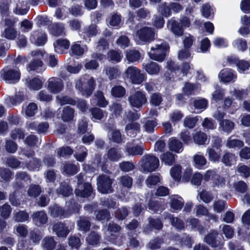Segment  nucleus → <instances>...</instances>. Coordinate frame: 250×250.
<instances>
[{
  "label": "nucleus",
  "mask_w": 250,
  "mask_h": 250,
  "mask_svg": "<svg viewBox=\"0 0 250 250\" xmlns=\"http://www.w3.org/2000/svg\"><path fill=\"white\" fill-rule=\"evenodd\" d=\"M125 88L121 85L115 86L111 90L112 95L117 98L123 97L125 95Z\"/></svg>",
  "instance_id": "8fccbe9b"
},
{
  "label": "nucleus",
  "mask_w": 250,
  "mask_h": 250,
  "mask_svg": "<svg viewBox=\"0 0 250 250\" xmlns=\"http://www.w3.org/2000/svg\"><path fill=\"white\" fill-rule=\"evenodd\" d=\"M2 35L7 39L14 40L17 36V32L13 28L9 27L4 29Z\"/></svg>",
  "instance_id": "4d7b16f0"
},
{
  "label": "nucleus",
  "mask_w": 250,
  "mask_h": 250,
  "mask_svg": "<svg viewBox=\"0 0 250 250\" xmlns=\"http://www.w3.org/2000/svg\"><path fill=\"white\" fill-rule=\"evenodd\" d=\"M30 40L37 45H43L46 42V35L43 33L34 32L31 35Z\"/></svg>",
  "instance_id": "393cba45"
},
{
  "label": "nucleus",
  "mask_w": 250,
  "mask_h": 250,
  "mask_svg": "<svg viewBox=\"0 0 250 250\" xmlns=\"http://www.w3.org/2000/svg\"><path fill=\"white\" fill-rule=\"evenodd\" d=\"M221 151V150L216 151L212 147H208L207 152L208 153V159L214 162H219L220 159Z\"/></svg>",
  "instance_id": "ea45409f"
},
{
  "label": "nucleus",
  "mask_w": 250,
  "mask_h": 250,
  "mask_svg": "<svg viewBox=\"0 0 250 250\" xmlns=\"http://www.w3.org/2000/svg\"><path fill=\"white\" fill-rule=\"evenodd\" d=\"M53 230L59 237L65 238L69 232L68 228L61 222H57L53 226Z\"/></svg>",
  "instance_id": "2eb2a0df"
},
{
  "label": "nucleus",
  "mask_w": 250,
  "mask_h": 250,
  "mask_svg": "<svg viewBox=\"0 0 250 250\" xmlns=\"http://www.w3.org/2000/svg\"><path fill=\"white\" fill-rule=\"evenodd\" d=\"M169 149L176 153H180L183 150V145L180 141L175 138H170L168 142Z\"/></svg>",
  "instance_id": "c85d7f7f"
},
{
  "label": "nucleus",
  "mask_w": 250,
  "mask_h": 250,
  "mask_svg": "<svg viewBox=\"0 0 250 250\" xmlns=\"http://www.w3.org/2000/svg\"><path fill=\"white\" fill-rule=\"evenodd\" d=\"M95 97L97 101V104L102 107H105L108 104L105 100L104 94L102 91H97L95 94Z\"/></svg>",
  "instance_id": "864d4df0"
},
{
  "label": "nucleus",
  "mask_w": 250,
  "mask_h": 250,
  "mask_svg": "<svg viewBox=\"0 0 250 250\" xmlns=\"http://www.w3.org/2000/svg\"><path fill=\"white\" fill-rule=\"evenodd\" d=\"M228 63L230 64H235L239 73H242L249 69L250 63L249 62L244 60H238L235 58L229 57L227 59Z\"/></svg>",
  "instance_id": "f8f14e48"
},
{
  "label": "nucleus",
  "mask_w": 250,
  "mask_h": 250,
  "mask_svg": "<svg viewBox=\"0 0 250 250\" xmlns=\"http://www.w3.org/2000/svg\"><path fill=\"white\" fill-rule=\"evenodd\" d=\"M219 78L224 83L234 82L237 76L235 72L229 68L222 70L218 74Z\"/></svg>",
  "instance_id": "9d476101"
},
{
  "label": "nucleus",
  "mask_w": 250,
  "mask_h": 250,
  "mask_svg": "<svg viewBox=\"0 0 250 250\" xmlns=\"http://www.w3.org/2000/svg\"><path fill=\"white\" fill-rule=\"evenodd\" d=\"M71 51L74 55L82 56L84 52V48L79 44L74 43L71 47Z\"/></svg>",
  "instance_id": "69168bd1"
},
{
  "label": "nucleus",
  "mask_w": 250,
  "mask_h": 250,
  "mask_svg": "<svg viewBox=\"0 0 250 250\" xmlns=\"http://www.w3.org/2000/svg\"><path fill=\"white\" fill-rule=\"evenodd\" d=\"M237 156L233 153L226 152L223 155L221 162L226 166L230 167L237 161Z\"/></svg>",
  "instance_id": "bb28decb"
},
{
  "label": "nucleus",
  "mask_w": 250,
  "mask_h": 250,
  "mask_svg": "<svg viewBox=\"0 0 250 250\" xmlns=\"http://www.w3.org/2000/svg\"><path fill=\"white\" fill-rule=\"evenodd\" d=\"M104 71L110 80L117 78L121 74L120 71L116 67H107Z\"/></svg>",
  "instance_id": "58836bf2"
},
{
  "label": "nucleus",
  "mask_w": 250,
  "mask_h": 250,
  "mask_svg": "<svg viewBox=\"0 0 250 250\" xmlns=\"http://www.w3.org/2000/svg\"><path fill=\"white\" fill-rule=\"evenodd\" d=\"M49 32L54 36H59L65 34L64 27L62 23L56 22L49 26Z\"/></svg>",
  "instance_id": "4be33fe9"
},
{
  "label": "nucleus",
  "mask_w": 250,
  "mask_h": 250,
  "mask_svg": "<svg viewBox=\"0 0 250 250\" xmlns=\"http://www.w3.org/2000/svg\"><path fill=\"white\" fill-rule=\"evenodd\" d=\"M235 124L232 121L228 119L221 120L219 123V130L220 131L230 133L234 129Z\"/></svg>",
  "instance_id": "6ab92c4d"
},
{
  "label": "nucleus",
  "mask_w": 250,
  "mask_h": 250,
  "mask_svg": "<svg viewBox=\"0 0 250 250\" xmlns=\"http://www.w3.org/2000/svg\"><path fill=\"white\" fill-rule=\"evenodd\" d=\"M3 79L11 83L18 82L20 79L21 74L18 69H3L1 71Z\"/></svg>",
  "instance_id": "1a4fd4ad"
},
{
  "label": "nucleus",
  "mask_w": 250,
  "mask_h": 250,
  "mask_svg": "<svg viewBox=\"0 0 250 250\" xmlns=\"http://www.w3.org/2000/svg\"><path fill=\"white\" fill-rule=\"evenodd\" d=\"M198 88V85L195 84L186 83L183 88V91L185 95L188 96L193 94Z\"/></svg>",
  "instance_id": "de8ad7c7"
},
{
  "label": "nucleus",
  "mask_w": 250,
  "mask_h": 250,
  "mask_svg": "<svg viewBox=\"0 0 250 250\" xmlns=\"http://www.w3.org/2000/svg\"><path fill=\"white\" fill-rule=\"evenodd\" d=\"M187 224L191 226L192 229H197V230L201 234L205 233V229L200 223L198 219L195 218H190L187 220Z\"/></svg>",
  "instance_id": "72a5a7b5"
},
{
  "label": "nucleus",
  "mask_w": 250,
  "mask_h": 250,
  "mask_svg": "<svg viewBox=\"0 0 250 250\" xmlns=\"http://www.w3.org/2000/svg\"><path fill=\"white\" fill-rule=\"evenodd\" d=\"M124 74L135 84H140L146 79V75L142 73L139 68L134 66L128 67Z\"/></svg>",
  "instance_id": "20e7f679"
},
{
  "label": "nucleus",
  "mask_w": 250,
  "mask_h": 250,
  "mask_svg": "<svg viewBox=\"0 0 250 250\" xmlns=\"http://www.w3.org/2000/svg\"><path fill=\"white\" fill-rule=\"evenodd\" d=\"M112 180L109 176L102 175L97 178L98 190L102 193H109L112 191Z\"/></svg>",
  "instance_id": "423d86ee"
},
{
  "label": "nucleus",
  "mask_w": 250,
  "mask_h": 250,
  "mask_svg": "<svg viewBox=\"0 0 250 250\" xmlns=\"http://www.w3.org/2000/svg\"><path fill=\"white\" fill-rule=\"evenodd\" d=\"M55 51L59 54L64 53L69 47V42L66 39H59L54 43Z\"/></svg>",
  "instance_id": "a211bd4d"
},
{
  "label": "nucleus",
  "mask_w": 250,
  "mask_h": 250,
  "mask_svg": "<svg viewBox=\"0 0 250 250\" xmlns=\"http://www.w3.org/2000/svg\"><path fill=\"white\" fill-rule=\"evenodd\" d=\"M37 104L34 103H30L25 109L24 113L26 116L28 117H32L37 113Z\"/></svg>",
  "instance_id": "3c124183"
},
{
  "label": "nucleus",
  "mask_w": 250,
  "mask_h": 250,
  "mask_svg": "<svg viewBox=\"0 0 250 250\" xmlns=\"http://www.w3.org/2000/svg\"><path fill=\"white\" fill-rule=\"evenodd\" d=\"M144 148L141 146H132L128 143L126 146V152L129 155H142L143 153Z\"/></svg>",
  "instance_id": "c756f323"
},
{
  "label": "nucleus",
  "mask_w": 250,
  "mask_h": 250,
  "mask_svg": "<svg viewBox=\"0 0 250 250\" xmlns=\"http://www.w3.org/2000/svg\"><path fill=\"white\" fill-rule=\"evenodd\" d=\"M123 57V54L120 51L111 50L107 54V59L109 61L112 62H120Z\"/></svg>",
  "instance_id": "a19ab883"
},
{
  "label": "nucleus",
  "mask_w": 250,
  "mask_h": 250,
  "mask_svg": "<svg viewBox=\"0 0 250 250\" xmlns=\"http://www.w3.org/2000/svg\"><path fill=\"white\" fill-rule=\"evenodd\" d=\"M77 152L74 154V156L77 161L83 162L87 155V150L83 146H80L77 147Z\"/></svg>",
  "instance_id": "37998d69"
},
{
  "label": "nucleus",
  "mask_w": 250,
  "mask_h": 250,
  "mask_svg": "<svg viewBox=\"0 0 250 250\" xmlns=\"http://www.w3.org/2000/svg\"><path fill=\"white\" fill-rule=\"evenodd\" d=\"M27 86L31 90H38L42 86V81L38 78L27 79L26 80Z\"/></svg>",
  "instance_id": "cd10ccee"
},
{
  "label": "nucleus",
  "mask_w": 250,
  "mask_h": 250,
  "mask_svg": "<svg viewBox=\"0 0 250 250\" xmlns=\"http://www.w3.org/2000/svg\"><path fill=\"white\" fill-rule=\"evenodd\" d=\"M184 202L183 198L178 195H173L171 198L170 206L174 210H180L183 208Z\"/></svg>",
  "instance_id": "7c9ffc66"
},
{
  "label": "nucleus",
  "mask_w": 250,
  "mask_h": 250,
  "mask_svg": "<svg viewBox=\"0 0 250 250\" xmlns=\"http://www.w3.org/2000/svg\"><path fill=\"white\" fill-rule=\"evenodd\" d=\"M233 187L236 191L241 193L245 192L248 188L246 183L243 181L234 183Z\"/></svg>",
  "instance_id": "13d9d810"
},
{
  "label": "nucleus",
  "mask_w": 250,
  "mask_h": 250,
  "mask_svg": "<svg viewBox=\"0 0 250 250\" xmlns=\"http://www.w3.org/2000/svg\"><path fill=\"white\" fill-rule=\"evenodd\" d=\"M15 229L18 235L21 237H25L28 233L27 227L24 225L19 224L15 227Z\"/></svg>",
  "instance_id": "0e129e2a"
},
{
  "label": "nucleus",
  "mask_w": 250,
  "mask_h": 250,
  "mask_svg": "<svg viewBox=\"0 0 250 250\" xmlns=\"http://www.w3.org/2000/svg\"><path fill=\"white\" fill-rule=\"evenodd\" d=\"M96 85L95 80L93 77L85 75L79 79L76 83V87L83 95L87 97L92 93Z\"/></svg>",
  "instance_id": "f257e3e1"
},
{
  "label": "nucleus",
  "mask_w": 250,
  "mask_h": 250,
  "mask_svg": "<svg viewBox=\"0 0 250 250\" xmlns=\"http://www.w3.org/2000/svg\"><path fill=\"white\" fill-rule=\"evenodd\" d=\"M12 211L11 208L8 204H4L0 207V215L4 219H7Z\"/></svg>",
  "instance_id": "bf43d9fd"
},
{
  "label": "nucleus",
  "mask_w": 250,
  "mask_h": 250,
  "mask_svg": "<svg viewBox=\"0 0 250 250\" xmlns=\"http://www.w3.org/2000/svg\"><path fill=\"white\" fill-rule=\"evenodd\" d=\"M47 83V89L53 94L60 92L63 90L64 87L62 80L59 77H53L49 78Z\"/></svg>",
  "instance_id": "6e6552de"
},
{
  "label": "nucleus",
  "mask_w": 250,
  "mask_h": 250,
  "mask_svg": "<svg viewBox=\"0 0 250 250\" xmlns=\"http://www.w3.org/2000/svg\"><path fill=\"white\" fill-rule=\"evenodd\" d=\"M57 244L56 242L52 236L45 237L42 241V247L45 250H53Z\"/></svg>",
  "instance_id": "2f4dec72"
},
{
  "label": "nucleus",
  "mask_w": 250,
  "mask_h": 250,
  "mask_svg": "<svg viewBox=\"0 0 250 250\" xmlns=\"http://www.w3.org/2000/svg\"><path fill=\"white\" fill-rule=\"evenodd\" d=\"M49 211L51 216L59 217L61 219L68 217L71 213L70 210H65L57 205L50 206Z\"/></svg>",
  "instance_id": "9b49d317"
},
{
  "label": "nucleus",
  "mask_w": 250,
  "mask_h": 250,
  "mask_svg": "<svg viewBox=\"0 0 250 250\" xmlns=\"http://www.w3.org/2000/svg\"><path fill=\"white\" fill-rule=\"evenodd\" d=\"M126 58L129 62H134L138 61L141 57L140 53L138 51L131 50L126 52Z\"/></svg>",
  "instance_id": "c03bdc74"
},
{
  "label": "nucleus",
  "mask_w": 250,
  "mask_h": 250,
  "mask_svg": "<svg viewBox=\"0 0 250 250\" xmlns=\"http://www.w3.org/2000/svg\"><path fill=\"white\" fill-rule=\"evenodd\" d=\"M42 62L39 60H35L30 62L27 68L28 71H36L38 73H41L43 71L42 67Z\"/></svg>",
  "instance_id": "4c0bfd02"
},
{
  "label": "nucleus",
  "mask_w": 250,
  "mask_h": 250,
  "mask_svg": "<svg viewBox=\"0 0 250 250\" xmlns=\"http://www.w3.org/2000/svg\"><path fill=\"white\" fill-rule=\"evenodd\" d=\"M137 34L139 38L144 42H150L153 40L154 37V31L151 28L147 27L139 30Z\"/></svg>",
  "instance_id": "ddd939ff"
},
{
  "label": "nucleus",
  "mask_w": 250,
  "mask_h": 250,
  "mask_svg": "<svg viewBox=\"0 0 250 250\" xmlns=\"http://www.w3.org/2000/svg\"><path fill=\"white\" fill-rule=\"evenodd\" d=\"M74 113L73 109L69 106H66L62 109L61 118L64 122L71 121L74 117Z\"/></svg>",
  "instance_id": "e433bc0d"
},
{
  "label": "nucleus",
  "mask_w": 250,
  "mask_h": 250,
  "mask_svg": "<svg viewBox=\"0 0 250 250\" xmlns=\"http://www.w3.org/2000/svg\"><path fill=\"white\" fill-rule=\"evenodd\" d=\"M92 192V187L88 183H85L83 186H78L75 191L76 195L81 197H87L90 196Z\"/></svg>",
  "instance_id": "4468645a"
},
{
  "label": "nucleus",
  "mask_w": 250,
  "mask_h": 250,
  "mask_svg": "<svg viewBox=\"0 0 250 250\" xmlns=\"http://www.w3.org/2000/svg\"><path fill=\"white\" fill-rule=\"evenodd\" d=\"M168 49L169 46L165 42L156 44L154 46L151 47L148 55L150 59L158 62H162L165 59L166 52Z\"/></svg>",
  "instance_id": "7ed1b4c3"
},
{
  "label": "nucleus",
  "mask_w": 250,
  "mask_h": 250,
  "mask_svg": "<svg viewBox=\"0 0 250 250\" xmlns=\"http://www.w3.org/2000/svg\"><path fill=\"white\" fill-rule=\"evenodd\" d=\"M143 68L150 75L157 74L160 70L159 65L153 62L143 63Z\"/></svg>",
  "instance_id": "a878e982"
},
{
  "label": "nucleus",
  "mask_w": 250,
  "mask_h": 250,
  "mask_svg": "<svg viewBox=\"0 0 250 250\" xmlns=\"http://www.w3.org/2000/svg\"><path fill=\"white\" fill-rule=\"evenodd\" d=\"M160 181V178L158 176L151 175L146 179V183L148 187L151 188L152 186H155Z\"/></svg>",
  "instance_id": "774afa93"
},
{
  "label": "nucleus",
  "mask_w": 250,
  "mask_h": 250,
  "mask_svg": "<svg viewBox=\"0 0 250 250\" xmlns=\"http://www.w3.org/2000/svg\"><path fill=\"white\" fill-rule=\"evenodd\" d=\"M142 169L146 172L155 171L159 166V159L152 155H145L140 161Z\"/></svg>",
  "instance_id": "f03ea898"
},
{
  "label": "nucleus",
  "mask_w": 250,
  "mask_h": 250,
  "mask_svg": "<svg viewBox=\"0 0 250 250\" xmlns=\"http://www.w3.org/2000/svg\"><path fill=\"white\" fill-rule=\"evenodd\" d=\"M128 101L131 107L139 108L146 103L147 99L143 92L137 91L128 97Z\"/></svg>",
  "instance_id": "0eeeda50"
},
{
  "label": "nucleus",
  "mask_w": 250,
  "mask_h": 250,
  "mask_svg": "<svg viewBox=\"0 0 250 250\" xmlns=\"http://www.w3.org/2000/svg\"><path fill=\"white\" fill-rule=\"evenodd\" d=\"M164 215L165 219L169 220L171 225L176 229L181 230L184 229V223L181 219L173 217L168 212H165Z\"/></svg>",
  "instance_id": "f3484780"
},
{
  "label": "nucleus",
  "mask_w": 250,
  "mask_h": 250,
  "mask_svg": "<svg viewBox=\"0 0 250 250\" xmlns=\"http://www.w3.org/2000/svg\"><path fill=\"white\" fill-rule=\"evenodd\" d=\"M224 95V90L218 87L216 88V90L212 94V99L215 102H217L218 101L222 100Z\"/></svg>",
  "instance_id": "680f3d73"
},
{
  "label": "nucleus",
  "mask_w": 250,
  "mask_h": 250,
  "mask_svg": "<svg viewBox=\"0 0 250 250\" xmlns=\"http://www.w3.org/2000/svg\"><path fill=\"white\" fill-rule=\"evenodd\" d=\"M58 194L63 196H69L72 194V189L65 182L61 183L60 187L57 190Z\"/></svg>",
  "instance_id": "79ce46f5"
},
{
  "label": "nucleus",
  "mask_w": 250,
  "mask_h": 250,
  "mask_svg": "<svg viewBox=\"0 0 250 250\" xmlns=\"http://www.w3.org/2000/svg\"><path fill=\"white\" fill-rule=\"evenodd\" d=\"M182 167L181 166L177 165L172 167L170 170V174L173 179L179 181L181 178Z\"/></svg>",
  "instance_id": "09e8293b"
},
{
  "label": "nucleus",
  "mask_w": 250,
  "mask_h": 250,
  "mask_svg": "<svg viewBox=\"0 0 250 250\" xmlns=\"http://www.w3.org/2000/svg\"><path fill=\"white\" fill-rule=\"evenodd\" d=\"M218 233L217 230H213L204 238L205 242L212 247H217L220 245V242L216 239Z\"/></svg>",
  "instance_id": "aec40b11"
},
{
  "label": "nucleus",
  "mask_w": 250,
  "mask_h": 250,
  "mask_svg": "<svg viewBox=\"0 0 250 250\" xmlns=\"http://www.w3.org/2000/svg\"><path fill=\"white\" fill-rule=\"evenodd\" d=\"M105 156L110 161L117 162L122 158V154L119 149L111 147L107 150Z\"/></svg>",
  "instance_id": "b1692460"
},
{
  "label": "nucleus",
  "mask_w": 250,
  "mask_h": 250,
  "mask_svg": "<svg viewBox=\"0 0 250 250\" xmlns=\"http://www.w3.org/2000/svg\"><path fill=\"white\" fill-rule=\"evenodd\" d=\"M162 162L164 163L165 165L171 166L175 162V155L167 151L164 153L160 156Z\"/></svg>",
  "instance_id": "c9c22d12"
},
{
  "label": "nucleus",
  "mask_w": 250,
  "mask_h": 250,
  "mask_svg": "<svg viewBox=\"0 0 250 250\" xmlns=\"http://www.w3.org/2000/svg\"><path fill=\"white\" fill-rule=\"evenodd\" d=\"M193 139L195 143L203 145L208 141V137L206 133L199 131L193 135Z\"/></svg>",
  "instance_id": "f704fd0d"
},
{
  "label": "nucleus",
  "mask_w": 250,
  "mask_h": 250,
  "mask_svg": "<svg viewBox=\"0 0 250 250\" xmlns=\"http://www.w3.org/2000/svg\"><path fill=\"white\" fill-rule=\"evenodd\" d=\"M230 93L235 97L236 99L240 100L246 98L248 95V92L247 90L245 89H234L233 91H231Z\"/></svg>",
  "instance_id": "e2e57ef3"
},
{
  "label": "nucleus",
  "mask_w": 250,
  "mask_h": 250,
  "mask_svg": "<svg viewBox=\"0 0 250 250\" xmlns=\"http://www.w3.org/2000/svg\"><path fill=\"white\" fill-rule=\"evenodd\" d=\"M168 27L170 31L176 36L180 37L183 35L184 30L179 23L173 19H171L168 23Z\"/></svg>",
  "instance_id": "412c9836"
},
{
  "label": "nucleus",
  "mask_w": 250,
  "mask_h": 250,
  "mask_svg": "<svg viewBox=\"0 0 250 250\" xmlns=\"http://www.w3.org/2000/svg\"><path fill=\"white\" fill-rule=\"evenodd\" d=\"M121 227L118 225L113 223H110L108 225V229L105 233L106 236L108 237L109 241L116 245H121L123 240H121V236H119V232Z\"/></svg>",
  "instance_id": "39448f33"
},
{
  "label": "nucleus",
  "mask_w": 250,
  "mask_h": 250,
  "mask_svg": "<svg viewBox=\"0 0 250 250\" xmlns=\"http://www.w3.org/2000/svg\"><path fill=\"white\" fill-rule=\"evenodd\" d=\"M78 170V167L70 163L65 164L62 168V173L68 175H74L77 172Z\"/></svg>",
  "instance_id": "49530a36"
},
{
  "label": "nucleus",
  "mask_w": 250,
  "mask_h": 250,
  "mask_svg": "<svg viewBox=\"0 0 250 250\" xmlns=\"http://www.w3.org/2000/svg\"><path fill=\"white\" fill-rule=\"evenodd\" d=\"M193 160L194 166L198 168L205 166L207 162V159L203 155L198 154L193 156Z\"/></svg>",
  "instance_id": "a18cd8bd"
},
{
  "label": "nucleus",
  "mask_w": 250,
  "mask_h": 250,
  "mask_svg": "<svg viewBox=\"0 0 250 250\" xmlns=\"http://www.w3.org/2000/svg\"><path fill=\"white\" fill-rule=\"evenodd\" d=\"M121 21V16L117 13H113L109 17V23L112 26H118Z\"/></svg>",
  "instance_id": "338daca9"
},
{
  "label": "nucleus",
  "mask_w": 250,
  "mask_h": 250,
  "mask_svg": "<svg viewBox=\"0 0 250 250\" xmlns=\"http://www.w3.org/2000/svg\"><path fill=\"white\" fill-rule=\"evenodd\" d=\"M163 101L162 97L161 94L155 93L151 95L150 97V104L155 106H159Z\"/></svg>",
  "instance_id": "5fc2aeb1"
},
{
  "label": "nucleus",
  "mask_w": 250,
  "mask_h": 250,
  "mask_svg": "<svg viewBox=\"0 0 250 250\" xmlns=\"http://www.w3.org/2000/svg\"><path fill=\"white\" fill-rule=\"evenodd\" d=\"M140 129V125L137 122H131L126 125L125 126V131L128 136L131 137H134L139 132Z\"/></svg>",
  "instance_id": "5701e85b"
},
{
  "label": "nucleus",
  "mask_w": 250,
  "mask_h": 250,
  "mask_svg": "<svg viewBox=\"0 0 250 250\" xmlns=\"http://www.w3.org/2000/svg\"><path fill=\"white\" fill-rule=\"evenodd\" d=\"M119 181L122 185L124 187L130 188L132 185V178L127 175L120 177Z\"/></svg>",
  "instance_id": "052dcab7"
},
{
  "label": "nucleus",
  "mask_w": 250,
  "mask_h": 250,
  "mask_svg": "<svg viewBox=\"0 0 250 250\" xmlns=\"http://www.w3.org/2000/svg\"><path fill=\"white\" fill-rule=\"evenodd\" d=\"M32 217L34 223L38 226L46 224L48 221L47 215L43 211L34 212L32 214Z\"/></svg>",
  "instance_id": "dca6fc26"
},
{
  "label": "nucleus",
  "mask_w": 250,
  "mask_h": 250,
  "mask_svg": "<svg viewBox=\"0 0 250 250\" xmlns=\"http://www.w3.org/2000/svg\"><path fill=\"white\" fill-rule=\"evenodd\" d=\"M226 146L230 149L240 148L244 146V143L243 141L232 139V137H230L228 139Z\"/></svg>",
  "instance_id": "473e14b6"
},
{
  "label": "nucleus",
  "mask_w": 250,
  "mask_h": 250,
  "mask_svg": "<svg viewBox=\"0 0 250 250\" xmlns=\"http://www.w3.org/2000/svg\"><path fill=\"white\" fill-rule=\"evenodd\" d=\"M42 192L41 187L38 185H31L29 188L27 194L31 197L35 198L39 196Z\"/></svg>",
  "instance_id": "603ef678"
},
{
  "label": "nucleus",
  "mask_w": 250,
  "mask_h": 250,
  "mask_svg": "<svg viewBox=\"0 0 250 250\" xmlns=\"http://www.w3.org/2000/svg\"><path fill=\"white\" fill-rule=\"evenodd\" d=\"M237 170L242 177L247 178L250 176V168L245 165L239 164Z\"/></svg>",
  "instance_id": "6e6d98bb"
}]
</instances>
